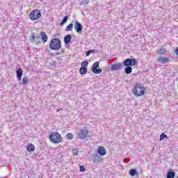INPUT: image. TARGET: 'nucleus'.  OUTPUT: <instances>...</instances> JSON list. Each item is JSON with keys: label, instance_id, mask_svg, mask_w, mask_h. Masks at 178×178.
Instances as JSON below:
<instances>
[{"label": "nucleus", "instance_id": "obj_1", "mask_svg": "<svg viewBox=\"0 0 178 178\" xmlns=\"http://www.w3.org/2000/svg\"><path fill=\"white\" fill-rule=\"evenodd\" d=\"M131 91L134 97L140 98V97H144V95H145L147 88H145V86L142 83H136L132 88Z\"/></svg>", "mask_w": 178, "mask_h": 178}, {"label": "nucleus", "instance_id": "obj_2", "mask_svg": "<svg viewBox=\"0 0 178 178\" xmlns=\"http://www.w3.org/2000/svg\"><path fill=\"white\" fill-rule=\"evenodd\" d=\"M49 48L53 51H59V49L62 48V42H60L59 38H52L50 40Z\"/></svg>", "mask_w": 178, "mask_h": 178}, {"label": "nucleus", "instance_id": "obj_3", "mask_svg": "<svg viewBox=\"0 0 178 178\" xmlns=\"http://www.w3.org/2000/svg\"><path fill=\"white\" fill-rule=\"evenodd\" d=\"M49 138L54 144H59L63 141V138L58 132H51Z\"/></svg>", "mask_w": 178, "mask_h": 178}, {"label": "nucleus", "instance_id": "obj_4", "mask_svg": "<svg viewBox=\"0 0 178 178\" xmlns=\"http://www.w3.org/2000/svg\"><path fill=\"white\" fill-rule=\"evenodd\" d=\"M41 11L38 9L33 10L29 14V19L32 21L38 20V19H41Z\"/></svg>", "mask_w": 178, "mask_h": 178}, {"label": "nucleus", "instance_id": "obj_5", "mask_svg": "<svg viewBox=\"0 0 178 178\" xmlns=\"http://www.w3.org/2000/svg\"><path fill=\"white\" fill-rule=\"evenodd\" d=\"M89 135L90 131H88V129H87L86 127H85L84 129H81L79 130L76 137L80 140H86V138H87Z\"/></svg>", "mask_w": 178, "mask_h": 178}, {"label": "nucleus", "instance_id": "obj_6", "mask_svg": "<svg viewBox=\"0 0 178 178\" xmlns=\"http://www.w3.org/2000/svg\"><path fill=\"white\" fill-rule=\"evenodd\" d=\"M137 61L134 58H127L124 61V66H136Z\"/></svg>", "mask_w": 178, "mask_h": 178}, {"label": "nucleus", "instance_id": "obj_7", "mask_svg": "<svg viewBox=\"0 0 178 178\" xmlns=\"http://www.w3.org/2000/svg\"><path fill=\"white\" fill-rule=\"evenodd\" d=\"M74 29L76 30V33H81V31L83 30V25L80 24L78 21L75 22L74 24Z\"/></svg>", "mask_w": 178, "mask_h": 178}, {"label": "nucleus", "instance_id": "obj_8", "mask_svg": "<svg viewBox=\"0 0 178 178\" xmlns=\"http://www.w3.org/2000/svg\"><path fill=\"white\" fill-rule=\"evenodd\" d=\"M97 152L101 155V156H104L106 154V149H105L104 146H99L97 148Z\"/></svg>", "mask_w": 178, "mask_h": 178}, {"label": "nucleus", "instance_id": "obj_9", "mask_svg": "<svg viewBox=\"0 0 178 178\" xmlns=\"http://www.w3.org/2000/svg\"><path fill=\"white\" fill-rule=\"evenodd\" d=\"M16 74H17V79L18 81H22V76H23V69L19 68L16 71Z\"/></svg>", "mask_w": 178, "mask_h": 178}, {"label": "nucleus", "instance_id": "obj_10", "mask_svg": "<svg viewBox=\"0 0 178 178\" xmlns=\"http://www.w3.org/2000/svg\"><path fill=\"white\" fill-rule=\"evenodd\" d=\"M26 151H28V152H33L35 151V146L34 145V144L29 143L26 145Z\"/></svg>", "mask_w": 178, "mask_h": 178}, {"label": "nucleus", "instance_id": "obj_11", "mask_svg": "<svg viewBox=\"0 0 178 178\" xmlns=\"http://www.w3.org/2000/svg\"><path fill=\"white\" fill-rule=\"evenodd\" d=\"M40 34L42 42H47L48 41V36L47 35V33H45V32L44 31H41Z\"/></svg>", "mask_w": 178, "mask_h": 178}, {"label": "nucleus", "instance_id": "obj_12", "mask_svg": "<svg viewBox=\"0 0 178 178\" xmlns=\"http://www.w3.org/2000/svg\"><path fill=\"white\" fill-rule=\"evenodd\" d=\"M157 61L159 63H168V62H169V58L167 57H159L157 59Z\"/></svg>", "mask_w": 178, "mask_h": 178}, {"label": "nucleus", "instance_id": "obj_13", "mask_svg": "<svg viewBox=\"0 0 178 178\" xmlns=\"http://www.w3.org/2000/svg\"><path fill=\"white\" fill-rule=\"evenodd\" d=\"M29 84V77L28 76H24L22 79V82L19 83L20 86H26Z\"/></svg>", "mask_w": 178, "mask_h": 178}, {"label": "nucleus", "instance_id": "obj_14", "mask_svg": "<svg viewBox=\"0 0 178 178\" xmlns=\"http://www.w3.org/2000/svg\"><path fill=\"white\" fill-rule=\"evenodd\" d=\"M72 41V35H67L64 38V42L65 44H69Z\"/></svg>", "mask_w": 178, "mask_h": 178}, {"label": "nucleus", "instance_id": "obj_15", "mask_svg": "<svg viewBox=\"0 0 178 178\" xmlns=\"http://www.w3.org/2000/svg\"><path fill=\"white\" fill-rule=\"evenodd\" d=\"M94 163H99L100 162H102V158L101 156L96 155L95 158L93 160Z\"/></svg>", "mask_w": 178, "mask_h": 178}, {"label": "nucleus", "instance_id": "obj_16", "mask_svg": "<svg viewBox=\"0 0 178 178\" xmlns=\"http://www.w3.org/2000/svg\"><path fill=\"white\" fill-rule=\"evenodd\" d=\"M129 175L130 176H138V172L136 169H131L129 170Z\"/></svg>", "mask_w": 178, "mask_h": 178}, {"label": "nucleus", "instance_id": "obj_17", "mask_svg": "<svg viewBox=\"0 0 178 178\" xmlns=\"http://www.w3.org/2000/svg\"><path fill=\"white\" fill-rule=\"evenodd\" d=\"M79 73L81 74H86V73H87V68H86V67H81L79 69Z\"/></svg>", "mask_w": 178, "mask_h": 178}, {"label": "nucleus", "instance_id": "obj_18", "mask_svg": "<svg viewBox=\"0 0 178 178\" xmlns=\"http://www.w3.org/2000/svg\"><path fill=\"white\" fill-rule=\"evenodd\" d=\"M92 73H94L95 74H99V73H102V69L99 68V69H95V70H92Z\"/></svg>", "mask_w": 178, "mask_h": 178}, {"label": "nucleus", "instance_id": "obj_19", "mask_svg": "<svg viewBox=\"0 0 178 178\" xmlns=\"http://www.w3.org/2000/svg\"><path fill=\"white\" fill-rule=\"evenodd\" d=\"M157 54H159V55H165V54H166V49H160L157 50Z\"/></svg>", "mask_w": 178, "mask_h": 178}, {"label": "nucleus", "instance_id": "obj_20", "mask_svg": "<svg viewBox=\"0 0 178 178\" xmlns=\"http://www.w3.org/2000/svg\"><path fill=\"white\" fill-rule=\"evenodd\" d=\"M167 178H175V172L170 171L167 173Z\"/></svg>", "mask_w": 178, "mask_h": 178}, {"label": "nucleus", "instance_id": "obj_21", "mask_svg": "<svg viewBox=\"0 0 178 178\" xmlns=\"http://www.w3.org/2000/svg\"><path fill=\"white\" fill-rule=\"evenodd\" d=\"M131 72H133V68H131V67H127L125 68V73L127 74H130V73H131Z\"/></svg>", "mask_w": 178, "mask_h": 178}, {"label": "nucleus", "instance_id": "obj_22", "mask_svg": "<svg viewBox=\"0 0 178 178\" xmlns=\"http://www.w3.org/2000/svg\"><path fill=\"white\" fill-rule=\"evenodd\" d=\"M73 30V24H70L65 29L66 31H72Z\"/></svg>", "mask_w": 178, "mask_h": 178}, {"label": "nucleus", "instance_id": "obj_23", "mask_svg": "<svg viewBox=\"0 0 178 178\" xmlns=\"http://www.w3.org/2000/svg\"><path fill=\"white\" fill-rule=\"evenodd\" d=\"M98 67H99V62H95V63L93 64L92 70H95V69H98Z\"/></svg>", "mask_w": 178, "mask_h": 178}, {"label": "nucleus", "instance_id": "obj_24", "mask_svg": "<svg viewBox=\"0 0 178 178\" xmlns=\"http://www.w3.org/2000/svg\"><path fill=\"white\" fill-rule=\"evenodd\" d=\"M165 138H168V136L164 133H162L160 136V141H163V140H165Z\"/></svg>", "mask_w": 178, "mask_h": 178}, {"label": "nucleus", "instance_id": "obj_25", "mask_svg": "<svg viewBox=\"0 0 178 178\" xmlns=\"http://www.w3.org/2000/svg\"><path fill=\"white\" fill-rule=\"evenodd\" d=\"M66 137L67 140H73V134L72 133L67 134Z\"/></svg>", "mask_w": 178, "mask_h": 178}, {"label": "nucleus", "instance_id": "obj_26", "mask_svg": "<svg viewBox=\"0 0 178 178\" xmlns=\"http://www.w3.org/2000/svg\"><path fill=\"white\" fill-rule=\"evenodd\" d=\"M81 66H82V67H86L88 66V61H87V60L83 61L81 63Z\"/></svg>", "mask_w": 178, "mask_h": 178}, {"label": "nucleus", "instance_id": "obj_27", "mask_svg": "<svg viewBox=\"0 0 178 178\" xmlns=\"http://www.w3.org/2000/svg\"><path fill=\"white\" fill-rule=\"evenodd\" d=\"M67 16L65 17L62 22H60V25L63 26L64 23H66L67 22Z\"/></svg>", "mask_w": 178, "mask_h": 178}, {"label": "nucleus", "instance_id": "obj_28", "mask_svg": "<svg viewBox=\"0 0 178 178\" xmlns=\"http://www.w3.org/2000/svg\"><path fill=\"white\" fill-rule=\"evenodd\" d=\"M89 3H90V1H88L87 0H84L81 2V5H88Z\"/></svg>", "mask_w": 178, "mask_h": 178}, {"label": "nucleus", "instance_id": "obj_29", "mask_svg": "<svg viewBox=\"0 0 178 178\" xmlns=\"http://www.w3.org/2000/svg\"><path fill=\"white\" fill-rule=\"evenodd\" d=\"M80 172H86V168L83 165L79 166Z\"/></svg>", "mask_w": 178, "mask_h": 178}, {"label": "nucleus", "instance_id": "obj_30", "mask_svg": "<svg viewBox=\"0 0 178 178\" xmlns=\"http://www.w3.org/2000/svg\"><path fill=\"white\" fill-rule=\"evenodd\" d=\"M31 42H34V41H35V35H34V33H33V34L31 35Z\"/></svg>", "mask_w": 178, "mask_h": 178}, {"label": "nucleus", "instance_id": "obj_31", "mask_svg": "<svg viewBox=\"0 0 178 178\" xmlns=\"http://www.w3.org/2000/svg\"><path fill=\"white\" fill-rule=\"evenodd\" d=\"M90 54H91V50L86 51V56H90Z\"/></svg>", "mask_w": 178, "mask_h": 178}, {"label": "nucleus", "instance_id": "obj_32", "mask_svg": "<svg viewBox=\"0 0 178 178\" xmlns=\"http://www.w3.org/2000/svg\"><path fill=\"white\" fill-rule=\"evenodd\" d=\"M175 54L178 56V47L175 49Z\"/></svg>", "mask_w": 178, "mask_h": 178}]
</instances>
